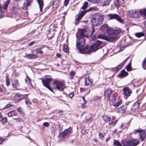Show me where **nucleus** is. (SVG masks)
<instances>
[{
	"label": "nucleus",
	"mask_w": 146,
	"mask_h": 146,
	"mask_svg": "<svg viewBox=\"0 0 146 146\" xmlns=\"http://www.w3.org/2000/svg\"><path fill=\"white\" fill-rule=\"evenodd\" d=\"M127 107L126 105H123L118 108L117 113H124L127 110Z\"/></svg>",
	"instance_id": "obj_15"
},
{
	"label": "nucleus",
	"mask_w": 146,
	"mask_h": 146,
	"mask_svg": "<svg viewBox=\"0 0 146 146\" xmlns=\"http://www.w3.org/2000/svg\"><path fill=\"white\" fill-rule=\"evenodd\" d=\"M92 115L91 114H89L87 115L86 117V120H90L91 118Z\"/></svg>",
	"instance_id": "obj_45"
},
{
	"label": "nucleus",
	"mask_w": 146,
	"mask_h": 146,
	"mask_svg": "<svg viewBox=\"0 0 146 146\" xmlns=\"http://www.w3.org/2000/svg\"><path fill=\"white\" fill-rule=\"evenodd\" d=\"M135 36L137 37L144 36V34L142 32L137 33L135 34Z\"/></svg>",
	"instance_id": "obj_40"
},
{
	"label": "nucleus",
	"mask_w": 146,
	"mask_h": 146,
	"mask_svg": "<svg viewBox=\"0 0 146 146\" xmlns=\"http://www.w3.org/2000/svg\"><path fill=\"white\" fill-rule=\"evenodd\" d=\"M68 46L65 44L63 47V51L65 52H67L69 50Z\"/></svg>",
	"instance_id": "obj_35"
},
{
	"label": "nucleus",
	"mask_w": 146,
	"mask_h": 146,
	"mask_svg": "<svg viewBox=\"0 0 146 146\" xmlns=\"http://www.w3.org/2000/svg\"><path fill=\"white\" fill-rule=\"evenodd\" d=\"M69 96L70 98H72L74 96V92H73L71 93L70 94H69Z\"/></svg>",
	"instance_id": "obj_57"
},
{
	"label": "nucleus",
	"mask_w": 146,
	"mask_h": 146,
	"mask_svg": "<svg viewBox=\"0 0 146 146\" xmlns=\"http://www.w3.org/2000/svg\"><path fill=\"white\" fill-rule=\"evenodd\" d=\"M108 98L109 101L111 102H114L115 100V97L113 94H111L110 96L108 97Z\"/></svg>",
	"instance_id": "obj_28"
},
{
	"label": "nucleus",
	"mask_w": 146,
	"mask_h": 146,
	"mask_svg": "<svg viewBox=\"0 0 146 146\" xmlns=\"http://www.w3.org/2000/svg\"><path fill=\"white\" fill-rule=\"evenodd\" d=\"M99 135L100 137L101 138H102L104 137V136L103 134L101 133H100L99 134Z\"/></svg>",
	"instance_id": "obj_58"
},
{
	"label": "nucleus",
	"mask_w": 146,
	"mask_h": 146,
	"mask_svg": "<svg viewBox=\"0 0 146 146\" xmlns=\"http://www.w3.org/2000/svg\"><path fill=\"white\" fill-rule=\"evenodd\" d=\"M17 115V113L15 110H13L11 111L8 113L7 115L9 117H10L13 115Z\"/></svg>",
	"instance_id": "obj_32"
},
{
	"label": "nucleus",
	"mask_w": 146,
	"mask_h": 146,
	"mask_svg": "<svg viewBox=\"0 0 146 146\" xmlns=\"http://www.w3.org/2000/svg\"><path fill=\"white\" fill-rule=\"evenodd\" d=\"M104 18L100 14H95L91 20L92 24L95 26H98L102 23Z\"/></svg>",
	"instance_id": "obj_2"
},
{
	"label": "nucleus",
	"mask_w": 146,
	"mask_h": 146,
	"mask_svg": "<svg viewBox=\"0 0 146 146\" xmlns=\"http://www.w3.org/2000/svg\"><path fill=\"white\" fill-rule=\"evenodd\" d=\"M122 103V102L121 100L117 102L116 103H115L113 104V106H114L118 107Z\"/></svg>",
	"instance_id": "obj_38"
},
{
	"label": "nucleus",
	"mask_w": 146,
	"mask_h": 146,
	"mask_svg": "<svg viewBox=\"0 0 146 146\" xmlns=\"http://www.w3.org/2000/svg\"><path fill=\"white\" fill-rule=\"evenodd\" d=\"M122 67H121L120 66H119L118 65L116 67H115L114 68H112V70L113 71H119L121 68Z\"/></svg>",
	"instance_id": "obj_43"
},
{
	"label": "nucleus",
	"mask_w": 146,
	"mask_h": 146,
	"mask_svg": "<svg viewBox=\"0 0 146 146\" xmlns=\"http://www.w3.org/2000/svg\"><path fill=\"white\" fill-rule=\"evenodd\" d=\"M112 91L110 88L106 89L104 91V96L106 97H108L111 95Z\"/></svg>",
	"instance_id": "obj_19"
},
{
	"label": "nucleus",
	"mask_w": 146,
	"mask_h": 146,
	"mask_svg": "<svg viewBox=\"0 0 146 146\" xmlns=\"http://www.w3.org/2000/svg\"><path fill=\"white\" fill-rule=\"evenodd\" d=\"M135 132L139 133L140 138L141 140L142 141H143L145 137V131H143L141 129H137Z\"/></svg>",
	"instance_id": "obj_12"
},
{
	"label": "nucleus",
	"mask_w": 146,
	"mask_h": 146,
	"mask_svg": "<svg viewBox=\"0 0 146 146\" xmlns=\"http://www.w3.org/2000/svg\"><path fill=\"white\" fill-rule=\"evenodd\" d=\"M43 125L44 126L48 127L50 125V124L48 122H44L43 123Z\"/></svg>",
	"instance_id": "obj_52"
},
{
	"label": "nucleus",
	"mask_w": 146,
	"mask_h": 146,
	"mask_svg": "<svg viewBox=\"0 0 146 146\" xmlns=\"http://www.w3.org/2000/svg\"><path fill=\"white\" fill-rule=\"evenodd\" d=\"M146 63V58L143 61V62L142 63V66H144V65Z\"/></svg>",
	"instance_id": "obj_61"
},
{
	"label": "nucleus",
	"mask_w": 146,
	"mask_h": 146,
	"mask_svg": "<svg viewBox=\"0 0 146 146\" xmlns=\"http://www.w3.org/2000/svg\"><path fill=\"white\" fill-rule=\"evenodd\" d=\"M102 118L106 122L110 121L111 120V118L109 116L106 115H104L102 116Z\"/></svg>",
	"instance_id": "obj_33"
},
{
	"label": "nucleus",
	"mask_w": 146,
	"mask_h": 146,
	"mask_svg": "<svg viewBox=\"0 0 146 146\" xmlns=\"http://www.w3.org/2000/svg\"><path fill=\"white\" fill-rule=\"evenodd\" d=\"M121 30L118 29H111L109 27L106 32L109 35H116L121 32Z\"/></svg>",
	"instance_id": "obj_6"
},
{
	"label": "nucleus",
	"mask_w": 146,
	"mask_h": 146,
	"mask_svg": "<svg viewBox=\"0 0 146 146\" xmlns=\"http://www.w3.org/2000/svg\"><path fill=\"white\" fill-rule=\"evenodd\" d=\"M10 0H7L4 4L3 5H1L2 9L6 11L9 4L10 3Z\"/></svg>",
	"instance_id": "obj_23"
},
{
	"label": "nucleus",
	"mask_w": 146,
	"mask_h": 146,
	"mask_svg": "<svg viewBox=\"0 0 146 146\" xmlns=\"http://www.w3.org/2000/svg\"><path fill=\"white\" fill-rule=\"evenodd\" d=\"M114 5L115 7H118L119 5V0H116L114 3Z\"/></svg>",
	"instance_id": "obj_48"
},
{
	"label": "nucleus",
	"mask_w": 146,
	"mask_h": 146,
	"mask_svg": "<svg viewBox=\"0 0 146 146\" xmlns=\"http://www.w3.org/2000/svg\"><path fill=\"white\" fill-rule=\"evenodd\" d=\"M108 16L110 17V19H115L121 23L123 22V20L117 14L111 13L108 14Z\"/></svg>",
	"instance_id": "obj_8"
},
{
	"label": "nucleus",
	"mask_w": 146,
	"mask_h": 146,
	"mask_svg": "<svg viewBox=\"0 0 146 146\" xmlns=\"http://www.w3.org/2000/svg\"><path fill=\"white\" fill-rule=\"evenodd\" d=\"M123 90L124 96L127 97L129 96L132 92L131 90L127 87H124Z\"/></svg>",
	"instance_id": "obj_11"
},
{
	"label": "nucleus",
	"mask_w": 146,
	"mask_h": 146,
	"mask_svg": "<svg viewBox=\"0 0 146 146\" xmlns=\"http://www.w3.org/2000/svg\"><path fill=\"white\" fill-rule=\"evenodd\" d=\"M25 82L26 83L28 84L31 83V79L28 76L27 77V79L25 80Z\"/></svg>",
	"instance_id": "obj_49"
},
{
	"label": "nucleus",
	"mask_w": 146,
	"mask_h": 146,
	"mask_svg": "<svg viewBox=\"0 0 146 146\" xmlns=\"http://www.w3.org/2000/svg\"><path fill=\"white\" fill-rule=\"evenodd\" d=\"M72 130L71 127L65 129L63 131L59 133L58 136L59 137L62 138L68 135L71 132Z\"/></svg>",
	"instance_id": "obj_7"
},
{
	"label": "nucleus",
	"mask_w": 146,
	"mask_h": 146,
	"mask_svg": "<svg viewBox=\"0 0 146 146\" xmlns=\"http://www.w3.org/2000/svg\"><path fill=\"white\" fill-rule=\"evenodd\" d=\"M32 1V0H25L23 5L22 7V9L25 10L27 9V7L30 5Z\"/></svg>",
	"instance_id": "obj_13"
},
{
	"label": "nucleus",
	"mask_w": 146,
	"mask_h": 146,
	"mask_svg": "<svg viewBox=\"0 0 146 146\" xmlns=\"http://www.w3.org/2000/svg\"><path fill=\"white\" fill-rule=\"evenodd\" d=\"M108 27H109L107 25L104 24L101 26L100 28V29L102 31L104 32L105 31L106 32Z\"/></svg>",
	"instance_id": "obj_31"
},
{
	"label": "nucleus",
	"mask_w": 146,
	"mask_h": 146,
	"mask_svg": "<svg viewBox=\"0 0 146 146\" xmlns=\"http://www.w3.org/2000/svg\"><path fill=\"white\" fill-rule=\"evenodd\" d=\"M85 85L86 86L90 85L92 84L93 83L92 80L90 79L89 77L85 78Z\"/></svg>",
	"instance_id": "obj_22"
},
{
	"label": "nucleus",
	"mask_w": 146,
	"mask_h": 146,
	"mask_svg": "<svg viewBox=\"0 0 146 146\" xmlns=\"http://www.w3.org/2000/svg\"><path fill=\"white\" fill-rule=\"evenodd\" d=\"M129 15L132 18H137L139 17L138 12L137 13L135 10L130 11L129 13Z\"/></svg>",
	"instance_id": "obj_14"
},
{
	"label": "nucleus",
	"mask_w": 146,
	"mask_h": 146,
	"mask_svg": "<svg viewBox=\"0 0 146 146\" xmlns=\"http://www.w3.org/2000/svg\"><path fill=\"white\" fill-rule=\"evenodd\" d=\"M35 42L34 41L31 42L28 44V46H31L34 44Z\"/></svg>",
	"instance_id": "obj_55"
},
{
	"label": "nucleus",
	"mask_w": 146,
	"mask_h": 146,
	"mask_svg": "<svg viewBox=\"0 0 146 146\" xmlns=\"http://www.w3.org/2000/svg\"><path fill=\"white\" fill-rule=\"evenodd\" d=\"M88 2L85 1L84 2L83 5L81 7V8L83 9H86L88 6Z\"/></svg>",
	"instance_id": "obj_39"
},
{
	"label": "nucleus",
	"mask_w": 146,
	"mask_h": 146,
	"mask_svg": "<svg viewBox=\"0 0 146 146\" xmlns=\"http://www.w3.org/2000/svg\"><path fill=\"white\" fill-rule=\"evenodd\" d=\"M69 0H65L64 3V5L66 6L68 4Z\"/></svg>",
	"instance_id": "obj_54"
},
{
	"label": "nucleus",
	"mask_w": 146,
	"mask_h": 146,
	"mask_svg": "<svg viewBox=\"0 0 146 146\" xmlns=\"http://www.w3.org/2000/svg\"><path fill=\"white\" fill-rule=\"evenodd\" d=\"M13 119L15 120L17 122H19L20 121V120L19 118H13Z\"/></svg>",
	"instance_id": "obj_63"
},
{
	"label": "nucleus",
	"mask_w": 146,
	"mask_h": 146,
	"mask_svg": "<svg viewBox=\"0 0 146 146\" xmlns=\"http://www.w3.org/2000/svg\"><path fill=\"white\" fill-rule=\"evenodd\" d=\"M78 33L79 35L76 34L77 39L76 45L77 49L80 53L89 54L102 48L103 44L102 42L98 40H96L89 47L88 44L84 47L85 41L83 37H88V35L84 29H80L78 31Z\"/></svg>",
	"instance_id": "obj_1"
},
{
	"label": "nucleus",
	"mask_w": 146,
	"mask_h": 146,
	"mask_svg": "<svg viewBox=\"0 0 146 146\" xmlns=\"http://www.w3.org/2000/svg\"><path fill=\"white\" fill-rule=\"evenodd\" d=\"M17 110L21 114L24 115V112L21 108V107H19L17 108Z\"/></svg>",
	"instance_id": "obj_36"
},
{
	"label": "nucleus",
	"mask_w": 146,
	"mask_h": 146,
	"mask_svg": "<svg viewBox=\"0 0 146 146\" xmlns=\"http://www.w3.org/2000/svg\"><path fill=\"white\" fill-rule=\"evenodd\" d=\"M114 142L113 145L115 146H122L119 142L117 141L114 140Z\"/></svg>",
	"instance_id": "obj_41"
},
{
	"label": "nucleus",
	"mask_w": 146,
	"mask_h": 146,
	"mask_svg": "<svg viewBox=\"0 0 146 146\" xmlns=\"http://www.w3.org/2000/svg\"><path fill=\"white\" fill-rule=\"evenodd\" d=\"M97 8L96 7H91L88 9L86 10V11L87 12L88 11H92L93 10H95Z\"/></svg>",
	"instance_id": "obj_47"
},
{
	"label": "nucleus",
	"mask_w": 146,
	"mask_h": 146,
	"mask_svg": "<svg viewBox=\"0 0 146 146\" xmlns=\"http://www.w3.org/2000/svg\"><path fill=\"white\" fill-rule=\"evenodd\" d=\"M4 12L2 10L0 11V19L3 17L4 15Z\"/></svg>",
	"instance_id": "obj_51"
},
{
	"label": "nucleus",
	"mask_w": 146,
	"mask_h": 146,
	"mask_svg": "<svg viewBox=\"0 0 146 146\" xmlns=\"http://www.w3.org/2000/svg\"><path fill=\"white\" fill-rule=\"evenodd\" d=\"M11 11L13 13H18L21 10L20 8L18 7L12 6L10 8Z\"/></svg>",
	"instance_id": "obj_17"
},
{
	"label": "nucleus",
	"mask_w": 146,
	"mask_h": 146,
	"mask_svg": "<svg viewBox=\"0 0 146 146\" xmlns=\"http://www.w3.org/2000/svg\"><path fill=\"white\" fill-rule=\"evenodd\" d=\"M127 71L129 72L132 70V67L131 66V63L129 62L128 64L125 67Z\"/></svg>",
	"instance_id": "obj_34"
},
{
	"label": "nucleus",
	"mask_w": 146,
	"mask_h": 146,
	"mask_svg": "<svg viewBox=\"0 0 146 146\" xmlns=\"http://www.w3.org/2000/svg\"><path fill=\"white\" fill-rule=\"evenodd\" d=\"M12 106V105L11 104H8L5 106V107L6 108H9L11 106Z\"/></svg>",
	"instance_id": "obj_59"
},
{
	"label": "nucleus",
	"mask_w": 146,
	"mask_h": 146,
	"mask_svg": "<svg viewBox=\"0 0 146 146\" xmlns=\"http://www.w3.org/2000/svg\"><path fill=\"white\" fill-rule=\"evenodd\" d=\"M112 0H104L102 2V5L104 7L106 5H108Z\"/></svg>",
	"instance_id": "obj_30"
},
{
	"label": "nucleus",
	"mask_w": 146,
	"mask_h": 146,
	"mask_svg": "<svg viewBox=\"0 0 146 146\" xmlns=\"http://www.w3.org/2000/svg\"><path fill=\"white\" fill-rule=\"evenodd\" d=\"M27 94L25 95L23 100H24L25 103L28 106L29 105H31L32 103L30 98L27 96Z\"/></svg>",
	"instance_id": "obj_20"
},
{
	"label": "nucleus",
	"mask_w": 146,
	"mask_h": 146,
	"mask_svg": "<svg viewBox=\"0 0 146 146\" xmlns=\"http://www.w3.org/2000/svg\"><path fill=\"white\" fill-rule=\"evenodd\" d=\"M25 95V94H21L19 93H17L14 97V100L16 102H18L23 100Z\"/></svg>",
	"instance_id": "obj_10"
},
{
	"label": "nucleus",
	"mask_w": 146,
	"mask_h": 146,
	"mask_svg": "<svg viewBox=\"0 0 146 146\" xmlns=\"http://www.w3.org/2000/svg\"><path fill=\"white\" fill-rule=\"evenodd\" d=\"M128 75V73L125 71V69L122 70L120 73H119L118 76L119 78H123L127 76Z\"/></svg>",
	"instance_id": "obj_16"
},
{
	"label": "nucleus",
	"mask_w": 146,
	"mask_h": 146,
	"mask_svg": "<svg viewBox=\"0 0 146 146\" xmlns=\"http://www.w3.org/2000/svg\"><path fill=\"white\" fill-rule=\"evenodd\" d=\"M54 83L56 86L55 89L60 91H62L64 89V84L62 82L56 80L54 81Z\"/></svg>",
	"instance_id": "obj_5"
},
{
	"label": "nucleus",
	"mask_w": 146,
	"mask_h": 146,
	"mask_svg": "<svg viewBox=\"0 0 146 146\" xmlns=\"http://www.w3.org/2000/svg\"><path fill=\"white\" fill-rule=\"evenodd\" d=\"M36 31V30H35V29H33V30L31 32V33H28L27 35H29L31 33H32V34H33Z\"/></svg>",
	"instance_id": "obj_60"
},
{
	"label": "nucleus",
	"mask_w": 146,
	"mask_h": 146,
	"mask_svg": "<svg viewBox=\"0 0 146 146\" xmlns=\"http://www.w3.org/2000/svg\"><path fill=\"white\" fill-rule=\"evenodd\" d=\"M6 85L8 86L10 84V81L9 78H6Z\"/></svg>",
	"instance_id": "obj_53"
},
{
	"label": "nucleus",
	"mask_w": 146,
	"mask_h": 146,
	"mask_svg": "<svg viewBox=\"0 0 146 146\" xmlns=\"http://www.w3.org/2000/svg\"><path fill=\"white\" fill-rule=\"evenodd\" d=\"M101 97H99L98 96L95 97L94 98V100H99L101 99Z\"/></svg>",
	"instance_id": "obj_62"
},
{
	"label": "nucleus",
	"mask_w": 146,
	"mask_h": 146,
	"mask_svg": "<svg viewBox=\"0 0 146 146\" xmlns=\"http://www.w3.org/2000/svg\"><path fill=\"white\" fill-rule=\"evenodd\" d=\"M12 85L14 88H17L19 86V84L17 79H15L12 82Z\"/></svg>",
	"instance_id": "obj_24"
},
{
	"label": "nucleus",
	"mask_w": 146,
	"mask_h": 146,
	"mask_svg": "<svg viewBox=\"0 0 146 146\" xmlns=\"http://www.w3.org/2000/svg\"><path fill=\"white\" fill-rule=\"evenodd\" d=\"M139 105V104L138 102H135L132 106L131 110L134 112L138 108Z\"/></svg>",
	"instance_id": "obj_26"
},
{
	"label": "nucleus",
	"mask_w": 146,
	"mask_h": 146,
	"mask_svg": "<svg viewBox=\"0 0 146 146\" xmlns=\"http://www.w3.org/2000/svg\"><path fill=\"white\" fill-rule=\"evenodd\" d=\"M129 58V56H128L127 58H126L120 64L118 65L119 66H120L121 67H122L124 65L125 63L127 62V61L128 60Z\"/></svg>",
	"instance_id": "obj_42"
},
{
	"label": "nucleus",
	"mask_w": 146,
	"mask_h": 146,
	"mask_svg": "<svg viewBox=\"0 0 146 146\" xmlns=\"http://www.w3.org/2000/svg\"><path fill=\"white\" fill-rule=\"evenodd\" d=\"M87 12L86 10L82 11H81V13L80 12L76 16L77 17L75 18V20L76 21H77V22H75V25H77L78 23V22L81 19L82 17Z\"/></svg>",
	"instance_id": "obj_9"
},
{
	"label": "nucleus",
	"mask_w": 146,
	"mask_h": 146,
	"mask_svg": "<svg viewBox=\"0 0 146 146\" xmlns=\"http://www.w3.org/2000/svg\"><path fill=\"white\" fill-rule=\"evenodd\" d=\"M119 36L117 35L107 36L104 35H98V38L104 39L110 42H112L114 40H116Z\"/></svg>",
	"instance_id": "obj_3"
},
{
	"label": "nucleus",
	"mask_w": 146,
	"mask_h": 146,
	"mask_svg": "<svg viewBox=\"0 0 146 146\" xmlns=\"http://www.w3.org/2000/svg\"><path fill=\"white\" fill-rule=\"evenodd\" d=\"M27 56L31 59L35 58L36 57V55L35 54H29L26 55Z\"/></svg>",
	"instance_id": "obj_37"
},
{
	"label": "nucleus",
	"mask_w": 146,
	"mask_h": 146,
	"mask_svg": "<svg viewBox=\"0 0 146 146\" xmlns=\"http://www.w3.org/2000/svg\"><path fill=\"white\" fill-rule=\"evenodd\" d=\"M39 5L40 11H42L44 5V1L43 0H37Z\"/></svg>",
	"instance_id": "obj_27"
},
{
	"label": "nucleus",
	"mask_w": 146,
	"mask_h": 146,
	"mask_svg": "<svg viewBox=\"0 0 146 146\" xmlns=\"http://www.w3.org/2000/svg\"><path fill=\"white\" fill-rule=\"evenodd\" d=\"M138 15L139 17L140 16H142L144 18H146V9L144 8L140 10L138 12Z\"/></svg>",
	"instance_id": "obj_18"
},
{
	"label": "nucleus",
	"mask_w": 146,
	"mask_h": 146,
	"mask_svg": "<svg viewBox=\"0 0 146 146\" xmlns=\"http://www.w3.org/2000/svg\"><path fill=\"white\" fill-rule=\"evenodd\" d=\"M121 143L123 146H131L130 140L127 141L124 139L121 141Z\"/></svg>",
	"instance_id": "obj_21"
},
{
	"label": "nucleus",
	"mask_w": 146,
	"mask_h": 146,
	"mask_svg": "<svg viewBox=\"0 0 146 146\" xmlns=\"http://www.w3.org/2000/svg\"><path fill=\"white\" fill-rule=\"evenodd\" d=\"M4 139L3 138H1V137H0V144L1 143L4 141Z\"/></svg>",
	"instance_id": "obj_64"
},
{
	"label": "nucleus",
	"mask_w": 146,
	"mask_h": 146,
	"mask_svg": "<svg viewBox=\"0 0 146 146\" xmlns=\"http://www.w3.org/2000/svg\"><path fill=\"white\" fill-rule=\"evenodd\" d=\"M59 4V1L56 0L52 4L53 10L56 9L58 7Z\"/></svg>",
	"instance_id": "obj_29"
},
{
	"label": "nucleus",
	"mask_w": 146,
	"mask_h": 146,
	"mask_svg": "<svg viewBox=\"0 0 146 146\" xmlns=\"http://www.w3.org/2000/svg\"><path fill=\"white\" fill-rule=\"evenodd\" d=\"M71 77V78L72 79L73 76L74 75L75 73L74 72H71L69 73Z\"/></svg>",
	"instance_id": "obj_50"
},
{
	"label": "nucleus",
	"mask_w": 146,
	"mask_h": 146,
	"mask_svg": "<svg viewBox=\"0 0 146 146\" xmlns=\"http://www.w3.org/2000/svg\"><path fill=\"white\" fill-rule=\"evenodd\" d=\"M89 1L94 3H98L100 0H88Z\"/></svg>",
	"instance_id": "obj_46"
},
{
	"label": "nucleus",
	"mask_w": 146,
	"mask_h": 146,
	"mask_svg": "<svg viewBox=\"0 0 146 146\" xmlns=\"http://www.w3.org/2000/svg\"><path fill=\"white\" fill-rule=\"evenodd\" d=\"M52 80V78H46L42 79V82L43 85L49 90L53 92L52 88L50 86V82Z\"/></svg>",
	"instance_id": "obj_4"
},
{
	"label": "nucleus",
	"mask_w": 146,
	"mask_h": 146,
	"mask_svg": "<svg viewBox=\"0 0 146 146\" xmlns=\"http://www.w3.org/2000/svg\"><path fill=\"white\" fill-rule=\"evenodd\" d=\"M7 117H5L3 118L1 120V121L3 124L5 123L7 121Z\"/></svg>",
	"instance_id": "obj_44"
},
{
	"label": "nucleus",
	"mask_w": 146,
	"mask_h": 146,
	"mask_svg": "<svg viewBox=\"0 0 146 146\" xmlns=\"http://www.w3.org/2000/svg\"><path fill=\"white\" fill-rule=\"evenodd\" d=\"M131 146H135L139 143V141L137 139H132L130 140Z\"/></svg>",
	"instance_id": "obj_25"
},
{
	"label": "nucleus",
	"mask_w": 146,
	"mask_h": 146,
	"mask_svg": "<svg viewBox=\"0 0 146 146\" xmlns=\"http://www.w3.org/2000/svg\"><path fill=\"white\" fill-rule=\"evenodd\" d=\"M82 100L84 101V104H85L87 102V101L85 99V97L84 96H82Z\"/></svg>",
	"instance_id": "obj_56"
}]
</instances>
